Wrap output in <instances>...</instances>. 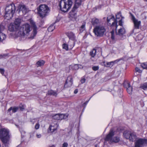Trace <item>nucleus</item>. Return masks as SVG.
I'll use <instances>...</instances> for the list:
<instances>
[{"label":"nucleus","instance_id":"8","mask_svg":"<svg viewBox=\"0 0 147 147\" xmlns=\"http://www.w3.org/2000/svg\"><path fill=\"white\" fill-rule=\"evenodd\" d=\"M130 14L131 16V20L134 23V28L137 29H139L141 24V21H138L131 13H130Z\"/></svg>","mask_w":147,"mask_h":147},{"label":"nucleus","instance_id":"24","mask_svg":"<svg viewBox=\"0 0 147 147\" xmlns=\"http://www.w3.org/2000/svg\"><path fill=\"white\" fill-rule=\"evenodd\" d=\"M91 23L93 26H96L100 23V21L98 19L93 18L92 20Z\"/></svg>","mask_w":147,"mask_h":147},{"label":"nucleus","instance_id":"17","mask_svg":"<svg viewBox=\"0 0 147 147\" xmlns=\"http://www.w3.org/2000/svg\"><path fill=\"white\" fill-rule=\"evenodd\" d=\"M64 3H65V7L67 9V11L71 8L72 4V2L71 0H64Z\"/></svg>","mask_w":147,"mask_h":147},{"label":"nucleus","instance_id":"54","mask_svg":"<svg viewBox=\"0 0 147 147\" xmlns=\"http://www.w3.org/2000/svg\"><path fill=\"white\" fill-rule=\"evenodd\" d=\"M78 92V89H76L74 91V93L75 94H77Z\"/></svg>","mask_w":147,"mask_h":147},{"label":"nucleus","instance_id":"32","mask_svg":"<svg viewBox=\"0 0 147 147\" xmlns=\"http://www.w3.org/2000/svg\"><path fill=\"white\" fill-rule=\"evenodd\" d=\"M68 115L67 114H60V119H65L67 118Z\"/></svg>","mask_w":147,"mask_h":147},{"label":"nucleus","instance_id":"34","mask_svg":"<svg viewBox=\"0 0 147 147\" xmlns=\"http://www.w3.org/2000/svg\"><path fill=\"white\" fill-rule=\"evenodd\" d=\"M21 22L20 20V19L17 18L16 19L14 23H13L16 24V25H18L19 27H20V25Z\"/></svg>","mask_w":147,"mask_h":147},{"label":"nucleus","instance_id":"7","mask_svg":"<svg viewBox=\"0 0 147 147\" xmlns=\"http://www.w3.org/2000/svg\"><path fill=\"white\" fill-rule=\"evenodd\" d=\"M106 31L104 27L101 26H97L94 29L93 32L97 36H102Z\"/></svg>","mask_w":147,"mask_h":147},{"label":"nucleus","instance_id":"26","mask_svg":"<svg viewBox=\"0 0 147 147\" xmlns=\"http://www.w3.org/2000/svg\"><path fill=\"white\" fill-rule=\"evenodd\" d=\"M131 132L130 131H125L123 132V136L126 139H129V136H130Z\"/></svg>","mask_w":147,"mask_h":147},{"label":"nucleus","instance_id":"48","mask_svg":"<svg viewBox=\"0 0 147 147\" xmlns=\"http://www.w3.org/2000/svg\"><path fill=\"white\" fill-rule=\"evenodd\" d=\"M39 127H40V125H39V123H36V124L35 125V129H37L39 128Z\"/></svg>","mask_w":147,"mask_h":147},{"label":"nucleus","instance_id":"47","mask_svg":"<svg viewBox=\"0 0 147 147\" xmlns=\"http://www.w3.org/2000/svg\"><path fill=\"white\" fill-rule=\"evenodd\" d=\"M123 20H122V19H120L119 21V22H118L119 25L121 26H123Z\"/></svg>","mask_w":147,"mask_h":147},{"label":"nucleus","instance_id":"20","mask_svg":"<svg viewBox=\"0 0 147 147\" xmlns=\"http://www.w3.org/2000/svg\"><path fill=\"white\" fill-rule=\"evenodd\" d=\"M78 64H73L70 65L69 67L66 68V70L67 69L69 71L70 69L71 68L73 70H76L78 69Z\"/></svg>","mask_w":147,"mask_h":147},{"label":"nucleus","instance_id":"37","mask_svg":"<svg viewBox=\"0 0 147 147\" xmlns=\"http://www.w3.org/2000/svg\"><path fill=\"white\" fill-rule=\"evenodd\" d=\"M76 42L75 41L71 42L70 41H69L68 42L69 45L70 46L71 48H72L74 46Z\"/></svg>","mask_w":147,"mask_h":147},{"label":"nucleus","instance_id":"27","mask_svg":"<svg viewBox=\"0 0 147 147\" xmlns=\"http://www.w3.org/2000/svg\"><path fill=\"white\" fill-rule=\"evenodd\" d=\"M52 118L53 119H60V114L57 113L52 115Z\"/></svg>","mask_w":147,"mask_h":147},{"label":"nucleus","instance_id":"58","mask_svg":"<svg viewBox=\"0 0 147 147\" xmlns=\"http://www.w3.org/2000/svg\"><path fill=\"white\" fill-rule=\"evenodd\" d=\"M15 125L16 126H17V127H18V124H16V123H15Z\"/></svg>","mask_w":147,"mask_h":147},{"label":"nucleus","instance_id":"38","mask_svg":"<svg viewBox=\"0 0 147 147\" xmlns=\"http://www.w3.org/2000/svg\"><path fill=\"white\" fill-rule=\"evenodd\" d=\"M85 24H83L81 26L80 29V30L81 32H82L85 30Z\"/></svg>","mask_w":147,"mask_h":147},{"label":"nucleus","instance_id":"44","mask_svg":"<svg viewBox=\"0 0 147 147\" xmlns=\"http://www.w3.org/2000/svg\"><path fill=\"white\" fill-rule=\"evenodd\" d=\"M135 71L136 72H138L139 73H141L142 72V70H141L140 68L138 67H136L135 68Z\"/></svg>","mask_w":147,"mask_h":147},{"label":"nucleus","instance_id":"55","mask_svg":"<svg viewBox=\"0 0 147 147\" xmlns=\"http://www.w3.org/2000/svg\"><path fill=\"white\" fill-rule=\"evenodd\" d=\"M36 136L38 138H40L41 137V135L40 134H37L36 135Z\"/></svg>","mask_w":147,"mask_h":147},{"label":"nucleus","instance_id":"29","mask_svg":"<svg viewBox=\"0 0 147 147\" xmlns=\"http://www.w3.org/2000/svg\"><path fill=\"white\" fill-rule=\"evenodd\" d=\"M48 94L49 95L51 96H56L57 94V92L53 90H50L48 91Z\"/></svg>","mask_w":147,"mask_h":147},{"label":"nucleus","instance_id":"3","mask_svg":"<svg viewBox=\"0 0 147 147\" xmlns=\"http://www.w3.org/2000/svg\"><path fill=\"white\" fill-rule=\"evenodd\" d=\"M30 25L26 24L20 27L19 30L18 32L17 35L20 37H23L25 35H28L31 30Z\"/></svg>","mask_w":147,"mask_h":147},{"label":"nucleus","instance_id":"5","mask_svg":"<svg viewBox=\"0 0 147 147\" xmlns=\"http://www.w3.org/2000/svg\"><path fill=\"white\" fill-rule=\"evenodd\" d=\"M116 18L115 19V17L114 16H110L107 17V21L108 22H109L112 21L113 22L112 23L111 26L112 28L115 26V27L116 30L117 27L118 26L117 25V19H119L120 18L121 16V13L120 11L118 12L117 14L116 15Z\"/></svg>","mask_w":147,"mask_h":147},{"label":"nucleus","instance_id":"59","mask_svg":"<svg viewBox=\"0 0 147 147\" xmlns=\"http://www.w3.org/2000/svg\"><path fill=\"white\" fill-rule=\"evenodd\" d=\"M50 147H55V146L54 145H52V146Z\"/></svg>","mask_w":147,"mask_h":147},{"label":"nucleus","instance_id":"18","mask_svg":"<svg viewBox=\"0 0 147 147\" xmlns=\"http://www.w3.org/2000/svg\"><path fill=\"white\" fill-rule=\"evenodd\" d=\"M19 12L22 11L23 14H25L27 12V9L24 5H20L18 7Z\"/></svg>","mask_w":147,"mask_h":147},{"label":"nucleus","instance_id":"42","mask_svg":"<svg viewBox=\"0 0 147 147\" xmlns=\"http://www.w3.org/2000/svg\"><path fill=\"white\" fill-rule=\"evenodd\" d=\"M5 29V27L3 25H0V32H2Z\"/></svg>","mask_w":147,"mask_h":147},{"label":"nucleus","instance_id":"52","mask_svg":"<svg viewBox=\"0 0 147 147\" xmlns=\"http://www.w3.org/2000/svg\"><path fill=\"white\" fill-rule=\"evenodd\" d=\"M119 61V60H117L113 61H112L113 63V65H114L115 63H117Z\"/></svg>","mask_w":147,"mask_h":147},{"label":"nucleus","instance_id":"23","mask_svg":"<svg viewBox=\"0 0 147 147\" xmlns=\"http://www.w3.org/2000/svg\"><path fill=\"white\" fill-rule=\"evenodd\" d=\"M126 86L127 92L130 94H131L132 92V88L130 84L129 83H127L126 84Z\"/></svg>","mask_w":147,"mask_h":147},{"label":"nucleus","instance_id":"6","mask_svg":"<svg viewBox=\"0 0 147 147\" xmlns=\"http://www.w3.org/2000/svg\"><path fill=\"white\" fill-rule=\"evenodd\" d=\"M115 131L113 128H111L110 130L109 134L105 138L106 141H110L111 142H118L120 140L119 138L117 136L113 138V136L115 134Z\"/></svg>","mask_w":147,"mask_h":147},{"label":"nucleus","instance_id":"31","mask_svg":"<svg viewBox=\"0 0 147 147\" xmlns=\"http://www.w3.org/2000/svg\"><path fill=\"white\" fill-rule=\"evenodd\" d=\"M96 50L95 49H93L90 52V55L92 57H94L95 56L96 53Z\"/></svg>","mask_w":147,"mask_h":147},{"label":"nucleus","instance_id":"53","mask_svg":"<svg viewBox=\"0 0 147 147\" xmlns=\"http://www.w3.org/2000/svg\"><path fill=\"white\" fill-rule=\"evenodd\" d=\"M92 97H91L90 98V99L88 100V101H86L85 102H84V103L83 104V105H86L88 103V102L89 101V100L90 99L92 98Z\"/></svg>","mask_w":147,"mask_h":147},{"label":"nucleus","instance_id":"43","mask_svg":"<svg viewBox=\"0 0 147 147\" xmlns=\"http://www.w3.org/2000/svg\"><path fill=\"white\" fill-rule=\"evenodd\" d=\"M8 54H1L0 55V57H1V58H5L6 57H7L8 56Z\"/></svg>","mask_w":147,"mask_h":147},{"label":"nucleus","instance_id":"21","mask_svg":"<svg viewBox=\"0 0 147 147\" xmlns=\"http://www.w3.org/2000/svg\"><path fill=\"white\" fill-rule=\"evenodd\" d=\"M136 136L135 133L134 132H131L130 136H129V140L130 141H133L136 138Z\"/></svg>","mask_w":147,"mask_h":147},{"label":"nucleus","instance_id":"50","mask_svg":"<svg viewBox=\"0 0 147 147\" xmlns=\"http://www.w3.org/2000/svg\"><path fill=\"white\" fill-rule=\"evenodd\" d=\"M67 143L65 142L63 144L62 147H67Z\"/></svg>","mask_w":147,"mask_h":147},{"label":"nucleus","instance_id":"19","mask_svg":"<svg viewBox=\"0 0 147 147\" xmlns=\"http://www.w3.org/2000/svg\"><path fill=\"white\" fill-rule=\"evenodd\" d=\"M125 33V31L124 28H121L117 32L116 31V33L117 35L119 36H122Z\"/></svg>","mask_w":147,"mask_h":147},{"label":"nucleus","instance_id":"60","mask_svg":"<svg viewBox=\"0 0 147 147\" xmlns=\"http://www.w3.org/2000/svg\"><path fill=\"white\" fill-rule=\"evenodd\" d=\"M17 121H18V122H19V123H20V122H19V120H16Z\"/></svg>","mask_w":147,"mask_h":147},{"label":"nucleus","instance_id":"49","mask_svg":"<svg viewBox=\"0 0 147 147\" xmlns=\"http://www.w3.org/2000/svg\"><path fill=\"white\" fill-rule=\"evenodd\" d=\"M18 107H19V109H20V110L21 111H23L24 109V106L23 105Z\"/></svg>","mask_w":147,"mask_h":147},{"label":"nucleus","instance_id":"12","mask_svg":"<svg viewBox=\"0 0 147 147\" xmlns=\"http://www.w3.org/2000/svg\"><path fill=\"white\" fill-rule=\"evenodd\" d=\"M20 27L13 23H11L8 27L9 30L11 32L18 31L19 30Z\"/></svg>","mask_w":147,"mask_h":147},{"label":"nucleus","instance_id":"22","mask_svg":"<svg viewBox=\"0 0 147 147\" xmlns=\"http://www.w3.org/2000/svg\"><path fill=\"white\" fill-rule=\"evenodd\" d=\"M82 0H75V4L73 7L78 8L81 5Z\"/></svg>","mask_w":147,"mask_h":147},{"label":"nucleus","instance_id":"45","mask_svg":"<svg viewBox=\"0 0 147 147\" xmlns=\"http://www.w3.org/2000/svg\"><path fill=\"white\" fill-rule=\"evenodd\" d=\"M5 70L3 69L0 68V73L2 75L5 76L4 74Z\"/></svg>","mask_w":147,"mask_h":147},{"label":"nucleus","instance_id":"11","mask_svg":"<svg viewBox=\"0 0 147 147\" xmlns=\"http://www.w3.org/2000/svg\"><path fill=\"white\" fill-rule=\"evenodd\" d=\"M147 144V140L140 139L138 140L135 144V147H140L143 145Z\"/></svg>","mask_w":147,"mask_h":147},{"label":"nucleus","instance_id":"30","mask_svg":"<svg viewBox=\"0 0 147 147\" xmlns=\"http://www.w3.org/2000/svg\"><path fill=\"white\" fill-rule=\"evenodd\" d=\"M6 38L5 35L2 32H0V41H2Z\"/></svg>","mask_w":147,"mask_h":147},{"label":"nucleus","instance_id":"51","mask_svg":"<svg viewBox=\"0 0 147 147\" xmlns=\"http://www.w3.org/2000/svg\"><path fill=\"white\" fill-rule=\"evenodd\" d=\"M85 81L86 80L84 78H82L81 80V82L82 84L84 83L85 82Z\"/></svg>","mask_w":147,"mask_h":147},{"label":"nucleus","instance_id":"39","mask_svg":"<svg viewBox=\"0 0 147 147\" xmlns=\"http://www.w3.org/2000/svg\"><path fill=\"white\" fill-rule=\"evenodd\" d=\"M63 49H65L66 51L68 50V45L66 43H64L62 45Z\"/></svg>","mask_w":147,"mask_h":147},{"label":"nucleus","instance_id":"25","mask_svg":"<svg viewBox=\"0 0 147 147\" xmlns=\"http://www.w3.org/2000/svg\"><path fill=\"white\" fill-rule=\"evenodd\" d=\"M45 63V62L44 60H39L36 62V66L38 67L43 65Z\"/></svg>","mask_w":147,"mask_h":147},{"label":"nucleus","instance_id":"40","mask_svg":"<svg viewBox=\"0 0 147 147\" xmlns=\"http://www.w3.org/2000/svg\"><path fill=\"white\" fill-rule=\"evenodd\" d=\"M111 39L113 40H114L115 39V37L114 35V30H112L111 32Z\"/></svg>","mask_w":147,"mask_h":147},{"label":"nucleus","instance_id":"46","mask_svg":"<svg viewBox=\"0 0 147 147\" xmlns=\"http://www.w3.org/2000/svg\"><path fill=\"white\" fill-rule=\"evenodd\" d=\"M92 69L93 70L96 71L98 69L99 67L98 66H93L92 67Z\"/></svg>","mask_w":147,"mask_h":147},{"label":"nucleus","instance_id":"13","mask_svg":"<svg viewBox=\"0 0 147 147\" xmlns=\"http://www.w3.org/2000/svg\"><path fill=\"white\" fill-rule=\"evenodd\" d=\"M65 3H64V0H61L59 2V6L60 8V9L64 12H67V9L65 7Z\"/></svg>","mask_w":147,"mask_h":147},{"label":"nucleus","instance_id":"9","mask_svg":"<svg viewBox=\"0 0 147 147\" xmlns=\"http://www.w3.org/2000/svg\"><path fill=\"white\" fill-rule=\"evenodd\" d=\"M30 23L33 29V33L31 34L30 37H28V38L32 39L34 38L37 34V27L35 24V22L33 21H31Z\"/></svg>","mask_w":147,"mask_h":147},{"label":"nucleus","instance_id":"15","mask_svg":"<svg viewBox=\"0 0 147 147\" xmlns=\"http://www.w3.org/2000/svg\"><path fill=\"white\" fill-rule=\"evenodd\" d=\"M53 124L50 125L48 129V131L49 133H55L57 131V127L58 126V125L56 123L54 125H53Z\"/></svg>","mask_w":147,"mask_h":147},{"label":"nucleus","instance_id":"1","mask_svg":"<svg viewBox=\"0 0 147 147\" xmlns=\"http://www.w3.org/2000/svg\"><path fill=\"white\" fill-rule=\"evenodd\" d=\"M9 131L7 129L2 128L0 129V138L6 147H8L10 138Z\"/></svg>","mask_w":147,"mask_h":147},{"label":"nucleus","instance_id":"28","mask_svg":"<svg viewBox=\"0 0 147 147\" xmlns=\"http://www.w3.org/2000/svg\"><path fill=\"white\" fill-rule=\"evenodd\" d=\"M19 109V107H11L8 110V111L9 112L12 110V112L15 113L18 111Z\"/></svg>","mask_w":147,"mask_h":147},{"label":"nucleus","instance_id":"56","mask_svg":"<svg viewBox=\"0 0 147 147\" xmlns=\"http://www.w3.org/2000/svg\"><path fill=\"white\" fill-rule=\"evenodd\" d=\"M9 122L10 123H13V120H9Z\"/></svg>","mask_w":147,"mask_h":147},{"label":"nucleus","instance_id":"41","mask_svg":"<svg viewBox=\"0 0 147 147\" xmlns=\"http://www.w3.org/2000/svg\"><path fill=\"white\" fill-rule=\"evenodd\" d=\"M113 63L112 61H111L107 63V65H105L107 67H111L113 65Z\"/></svg>","mask_w":147,"mask_h":147},{"label":"nucleus","instance_id":"57","mask_svg":"<svg viewBox=\"0 0 147 147\" xmlns=\"http://www.w3.org/2000/svg\"><path fill=\"white\" fill-rule=\"evenodd\" d=\"M121 19H122V20H123V19H124V17L122 16H121Z\"/></svg>","mask_w":147,"mask_h":147},{"label":"nucleus","instance_id":"33","mask_svg":"<svg viewBox=\"0 0 147 147\" xmlns=\"http://www.w3.org/2000/svg\"><path fill=\"white\" fill-rule=\"evenodd\" d=\"M140 88L144 90H147V83H145L141 84L140 86Z\"/></svg>","mask_w":147,"mask_h":147},{"label":"nucleus","instance_id":"10","mask_svg":"<svg viewBox=\"0 0 147 147\" xmlns=\"http://www.w3.org/2000/svg\"><path fill=\"white\" fill-rule=\"evenodd\" d=\"M73 83V80L71 75L69 76L65 83L64 87L67 88L71 86Z\"/></svg>","mask_w":147,"mask_h":147},{"label":"nucleus","instance_id":"36","mask_svg":"<svg viewBox=\"0 0 147 147\" xmlns=\"http://www.w3.org/2000/svg\"><path fill=\"white\" fill-rule=\"evenodd\" d=\"M141 66L143 69L147 70V62L142 63L141 64Z\"/></svg>","mask_w":147,"mask_h":147},{"label":"nucleus","instance_id":"14","mask_svg":"<svg viewBox=\"0 0 147 147\" xmlns=\"http://www.w3.org/2000/svg\"><path fill=\"white\" fill-rule=\"evenodd\" d=\"M77 8L73 7L69 13V18H76L77 13L78 11Z\"/></svg>","mask_w":147,"mask_h":147},{"label":"nucleus","instance_id":"62","mask_svg":"<svg viewBox=\"0 0 147 147\" xmlns=\"http://www.w3.org/2000/svg\"><path fill=\"white\" fill-rule=\"evenodd\" d=\"M110 24H111V23H109Z\"/></svg>","mask_w":147,"mask_h":147},{"label":"nucleus","instance_id":"61","mask_svg":"<svg viewBox=\"0 0 147 147\" xmlns=\"http://www.w3.org/2000/svg\"><path fill=\"white\" fill-rule=\"evenodd\" d=\"M145 1H147V0H144Z\"/></svg>","mask_w":147,"mask_h":147},{"label":"nucleus","instance_id":"4","mask_svg":"<svg viewBox=\"0 0 147 147\" xmlns=\"http://www.w3.org/2000/svg\"><path fill=\"white\" fill-rule=\"evenodd\" d=\"M38 13L42 18L47 16L50 11V9L46 5H41L38 8Z\"/></svg>","mask_w":147,"mask_h":147},{"label":"nucleus","instance_id":"16","mask_svg":"<svg viewBox=\"0 0 147 147\" xmlns=\"http://www.w3.org/2000/svg\"><path fill=\"white\" fill-rule=\"evenodd\" d=\"M65 34L69 39L72 40L73 41H76L77 40L76 39L75 34L73 32L69 31L66 32Z\"/></svg>","mask_w":147,"mask_h":147},{"label":"nucleus","instance_id":"2","mask_svg":"<svg viewBox=\"0 0 147 147\" xmlns=\"http://www.w3.org/2000/svg\"><path fill=\"white\" fill-rule=\"evenodd\" d=\"M16 9V7L13 3L7 5L5 9L4 16L5 18L8 20L11 19L15 12Z\"/></svg>","mask_w":147,"mask_h":147},{"label":"nucleus","instance_id":"35","mask_svg":"<svg viewBox=\"0 0 147 147\" xmlns=\"http://www.w3.org/2000/svg\"><path fill=\"white\" fill-rule=\"evenodd\" d=\"M53 24H52L48 28V30L49 32H51L53 31L55 29V26H54Z\"/></svg>","mask_w":147,"mask_h":147}]
</instances>
